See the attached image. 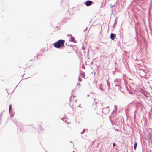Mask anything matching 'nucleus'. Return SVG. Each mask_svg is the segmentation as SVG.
Segmentation results:
<instances>
[{"mask_svg":"<svg viewBox=\"0 0 152 152\" xmlns=\"http://www.w3.org/2000/svg\"><path fill=\"white\" fill-rule=\"evenodd\" d=\"M11 107H12V105H10V107H9V112H10V110L11 108Z\"/></svg>","mask_w":152,"mask_h":152,"instance_id":"6","label":"nucleus"},{"mask_svg":"<svg viewBox=\"0 0 152 152\" xmlns=\"http://www.w3.org/2000/svg\"><path fill=\"white\" fill-rule=\"evenodd\" d=\"M94 101H95V103H98V102H97V100L96 99H95L94 100Z\"/></svg>","mask_w":152,"mask_h":152,"instance_id":"7","label":"nucleus"},{"mask_svg":"<svg viewBox=\"0 0 152 152\" xmlns=\"http://www.w3.org/2000/svg\"><path fill=\"white\" fill-rule=\"evenodd\" d=\"M137 142H135V144H134V149L135 150L136 149V148L137 146Z\"/></svg>","mask_w":152,"mask_h":152,"instance_id":"5","label":"nucleus"},{"mask_svg":"<svg viewBox=\"0 0 152 152\" xmlns=\"http://www.w3.org/2000/svg\"><path fill=\"white\" fill-rule=\"evenodd\" d=\"M92 1H88L86 2V4L87 6H88L91 5L92 4Z\"/></svg>","mask_w":152,"mask_h":152,"instance_id":"2","label":"nucleus"},{"mask_svg":"<svg viewBox=\"0 0 152 152\" xmlns=\"http://www.w3.org/2000/svg\"><path fill=\"white\" fill-rule=\"evenodd\" d=\"M115 37V35L113 33H111L110 35L111 39L112 40H114Z\"/></svg>","mask_w":152,"mask_h":152,"instance_id":"3","label":"nucleus"},{"mask_svg":"<svg viewBox=\"0 0 152 152\" xmlns=\"http://www.w3.org/2000/svg\"><path fill=\"white\" fill-rule=\"evenodd\" d=\"M79 81H82V79L81 78H79Z\"/></svg>","mask_w":152,"mask_h":152,"instance_id":"8","label":"nucleus"},{"mask_svg":"<svg viewBox=\"0 0 152 152\" xmlns=\"http://www.w3.org/2000/svg\"><path fill=\"white\" fill-rule=\"evenodd\" d=\"M114 6V5H113V6H112V7H113V6Z\"/></svg>","mask_w":152,"mask_h":152,"instance_id":"10","label":"nucleus"},{"mask_svg":"<svg viewBox=\"0 0 152 152\" xmlns=\"http://www.w3.org/2000/svg\"><path fill=\"white\" fill-rule=\"evenodd\" d=\"M65 41L63 40H60L56 42L53 44L54 47L57 48H59L61 47H63Z\"/></svg>","mask_w":152,"mask_h":152,"instance_id":"1","label":"nucleus"},{"mask_svg":"<svg viewBox=\"0 0 152 152\" xmlns=\"http://www.w3.org/2000/svg\"><path fill=\"white\" fill-rule=\"evenodd\" d=\"M116 145V144L115 143H113V146H115Z\"/></svg>","mask_w":152,"mask_h":152,"instance_id":"9","label":"nucleus"},{"mask_svg":"<svg viewBox=\"0 0 152 152\" xmlns=\"http://www.w3.org/2000/svg\"><path fill=\"white\" fill-rule=\"evenodd\" d=\"M71 41L74 43H76V41L75 40V38L74 37L72 36L71 37Z\"/></svg>","mask_w":152,"mask_h":152,"instance_id":"4","label":"nucleus"}]
</instances>
